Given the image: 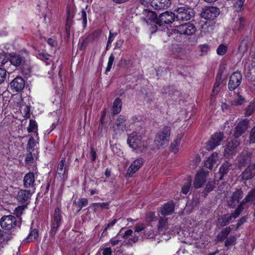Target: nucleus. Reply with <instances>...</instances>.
I'll use <instances>...</instances> for the list:
<instances>
[{
	"mask_svg": "<svg viewBox=\"0 0 255 255\" xmlns=\"http://www.w3.org/2000/svg\"><path fill=\"white\" fill-rule=\"evenodd\" d=\"M170 127L165 126L157 133L154 143L158 148L168 145L170 140Z\"/></svg>",
	"mask_w": 255,
	"mask_h": 255,
	"instance_id": "nucleus-1",
	"label": "nucleus"
},
{
	"mask_svg": "<svg viewBox=\"0 0 255 255\" xmlns=\"http://www.w3.org/2000/svg\"><path fill=\"white\" fill-rule=\"evenodd\" d=\"M8 58L10 63L13 66L17 67L21 66V73L23 75L29 76L31 72V68L25 64L24 57L18 54L13 53L10 55Z\"/></svg>",
	"mask_w": 255,
	"mask_h": 255,
	"instance_id": "nucleus-2",
	"label": "nucleus"
},
{
	"mask_svg": "<svg viewBox=\"0 0 255 255\" xmlns=\"http://www.w3.org/2000/svg\"><path fill=\"white\" fill-rule=\"evenodd\" d=\"M141 136L139 133L133 132L128 135L127 142L129 146L134 150L138 149L142 152L146 145L141 142Z\"/></svg>",
	"mask_w": 255,
	"mask_h": 255,
	"instance_id": "nucleus-3",
	"label": "nucleus"
},
{
	"mask_svg": "<svg viewBox=\"0 0 255 255\" xmlns=\"http://www.w3.org/2000/svg\"><path fill=\"white\" fill-rule=\"evenodd\" d=\"M176 18L178 20H188L194 15L193 9L187 5L178 7L175 9Z\"/></svg>",
	"mask_w": 255,
	"mask_h": 255,
	"instance_id": "nucleus-4",
	"label": "nucleus"
},
{
	"mask_svg": "<svg viewBox=\"0 0 255 255\" xmlns=\"http://www.w3.org/2000/svg\"><path fill=\"white\" fill-rule=\"evenodd\" d=\"M62 223L61 212L59 208L55 209L52 219L51 229L50 235L53 237L56 234L57 229Z\"/></svg>",
	"mask_w": 255,
	"mask_h": 255,
	"instance_id": "nucleus-5",
	"label": "nucleus"
},
{
	"mask_svg": "<svg viewBox=\"0 0 255 255\" xmlns=\"http://www.w3.org/2000/svg\"><path fill=\"white\" fill-rule=\"evenodd\" d=\"M16 219L12 215L4 216L0 219V226L2 229L10 230L16 225Z\"/></svg>",
	"mask_w": 255,
	"mask_h": 255,
	"instance_id": "nucleus-6",
	"label": "nucleus"
},
{
	"mask_svg": "<svg viewBox=\"0 0 255 255\" xmlns=\"http://www.w3.org/2000/svg\"><path fill=\"white\" fill-rule=\"evenodd\" d=\"M175 30L180 34L191 35L195 32L196 28L194 24L186 23L177 26Z\"/></svg>",
	"mask_w": 255,
	"mask_h": 255,
	"instance_id": "nucleus-7",
	"label": "nucleus"
},
{
	"mask_svg": "<svg viewBox=\"0 0 255 255\" xmlns=\"http://www.w3.org/2000/svg\"><path fill=\"white\" fill-rule=\"evenodd\" d=\"M242 80V75L239 72H235L232 74L230 77L228 83V88L230 91H234L238 87Z\"/></svg>",
	"mask_w": 255,
	"mask_h": 255,
	"instance_id": "nucleus-8",
	"label": "nucleus"
},
{
	"mask_svg": "<svg viewBox=\"0 0 255 255\" xmlns=\"http://www.w3.org/2000/svg\"><path fill=\"white\" fill-rule=\"evenodd\" d=\"M176 18L175 13L168 11H166L159 15L157 23L161 25L164 24H169L172 23Z\"/></svg>",
	"mask_w": 255,
	"mask_h": 255,
	"instance_id": "nucleus-9",
	"label": "nucleus"
},
{
	"mask_svg": "<svg viewBox=\"0 0 255 255\" xmlns=\"http://www.w3.org/2000/svg\"><path fill=\"white\" fill-rule=\"evenodd\" d=\"M223 139V134L222 132H216L211 137L206 145V149L208 150L213 149L220 144Z\"/></svg>",
	"mask_w": 255,
	"mask_h": 255,
	"instance_id": "nucleus-10",
	"label": "nucleus"
},
{
	"mask_svg": "<svg viewBox=\"0 0 255 255\" xmlns=\"http://www.w3.org/2000/svg\"><path fill=\"white\" fill-rule=\"evenodd\" d=\"M219 9L214 6L206 7L201 13L202 17L206 19H213L219 14Z\"/></svg>",
	"mask_w": 255,
	"mask_h": 255,
	"instance_id": "nucleus-11",
	"label": "nucleus"
},
{
	"mask_svg": "<svg viewBox=\"0 0 255 255\" xmlns=\"http://www.w3.org/2000/svg\"><path fill=\"white\" fill-rule=\"evenodd\" d=\"M240 141L237 139H234L228 142L225 149V154L228 156L235 154L238 150Z\"/></svg>",
	"mask_w": 255,
	"mask_h": 255,
	"instance_id": "nucleus-12",
	"label": "nucleus"
},
{
	"mask_svg": "<svg viewBox=\"0 0 255 255\" xmlns=\"http://www.w3.org/2000/svg\"><path fill=\"white\" fill-rule=\"evenodd\" d=\"M249 128V121L247 119L240 121L235 128L234 136L236 138L239 137L244 133Z\"/></svg>",
	"mask_w": 255,
	"mask_h": 255,
	"instance_id": "nucleus-13",
	"label": "nucleus"
},
{
	"mask_svg": "<svg viewBox=\"0 0 255 255\" xmlns=\"http://www.w3.org/2000/svg\"><path fill=\"white\" fill-rule=\"evenodd\" d=\"M11 89L15 92L22 91L25 86V81L21 77H16L10 83Z\"/></svg>",
	"mask_w": 255,
	"mask_h": 255,
	"instance_id": "nucleus-14",
	"label": "nucleus"
},
{
	"mask_svg": "<svg viewBox=\"0 0 255 255\" xmlns=\"http://www.w3.org/2000/svg\"><path fill=\"white\" fill-rule=\"evenodd\" d=\"M151 6L155 9L167 8L171 4L170 0H150Z\"/></svg>",
	"mask_w": 255,
	"mask_h": 255,
	"instance_id": "nucleus-15",
	"label": "nucleus"
},
{
	"mask_svg": "<svg viewBox=\"0 0 255 255\" xmlns=\"http://www.w3.org/2000/svg\"><path fill=\"white\" fill-rule=\"evenodd\" d=\"M143 160L142 158H139L135 159L129 166L127 171V175L131 177L135 173L142 165Z\"/></svg>",
	"mask_w": 255,
	"mask_h": 255,
	"instance_id": "nucleus-16",
	"label": "nucleus"
},
{
	"mask_svg": "<svg viewBox=\"0 0 255 255\" xmlns=\"http://www.w3.org/2000/svg\"><path fill=\"white\" fill-rule=\"evenodd\" d=\"M66 159L63 157L58 164L56 173L63 180H65L67 179V170L65 166Z\"/></svg>",
	"mask_w": 255,
	"mask_h": 255,
	"instance_id": "nucleus-17",
	"label": "nucleus"
},
{
	"mask_svg": "<svg viewBox=\"0 0 255 255\" xmlns=\"http://www.w3.org/2000/svg\"><path fill=\"white\" fill-rule=\"evenodd\" d=\"M35 176L33 172L27 173L23 177V186L26 189L32 188L35 185Z\"/></svg>",
	"mask_w": 255,
	"mask_h": 255,
	"instance_id": "nucleus-18",
	"label": "nucleus"
},
{
	"mask_svg": "<svg viewBox=\"0 0 255 255\" xmlns=\"http://www.w3.org/2000/svg\"><path fill=\"white\" fill-rule=\"evenodd\" d=\"M243 198V191L241 189L236 190L233 192L232 197L228 201V205L231 208H234L240 199Z\"/></svg>",
	"mask_w": 255,
	"mask_h": 255,
	"instance_id": "nucleus-19",
	"label": "nucleus"
},
{
	"mask_svg": "<svg viewBox=\"0 0 255 255\" xmlns=\"http://www.w3.org/2000/svg\"><path fill=\"white\" fill-rule=\"evenodd\" d=\"M206 180V174L202 171H198L196 174L194 181L193 183L194 186L195 188H199L202 186Z\"/></svg>",
	"mask_w": 255,
	"mask_h": 255,
	"instance_id": "nucleus-20",
	"label": "nucleus"
},
{
	"mask_svg": "<svg viewBox=\"0 0 255 255\" xmlns=\"http://www.w3.org/2000/svg\"><path fill=\"white\" fill-rule=\"evenodd\" d=\"M31 193L29 190L20 189L17 193L16 198L18 202L24 203L27 201L31 197Z\"/></svg>",
	"mask_w": 255,
	"mask_h": 255,
	"instance_id": "nucleus-21",
	"label": "nucleus"
},
{
	"mask_svg": "<svg viewBox=\"0 0 255 255\" xmlns=\"http://www.w3.org/2000/svg\"><path fill=\"white\" fill-rule=\"evenodd\" d=\"M218 154L216 152L213 153L205 162V166L206 168L212 169L214 167L217 166L218 162Z\"/></svg>",
	"mask_w": 255,
	"mask_h": 255,
	"instance_id": "nucleus-22",
	"label": "nucleus"
},
{
	"mask_svg": "<svg viewBox=\"0 0 255 255\" xmlns=\"http://www.w3.org/2000/svg\"><path fill=\"white\" fill-rule=\"evenodd\" d=\"M255 175V163L249 165L242 174V179L249 180Z\"/></svg>",
	"mask_w": 255,
	"mask_h": 255,
	"instance_id": "nucleus-23",
	"label": "nucleus"
},
{
	"mask_svg": "<svg viewBox=\"0 0 255 255\" xmlns=\"http://www.w3.org/2000/svg\"><path fill=\"white\" fill-rule=\"evenodd\" d=\"M169 228V224L167 218L161 217L158 219L157 230L159 233L165 234Z\"/></svg>",
	"mask_w": 255,
	"mask_h": 255,
	"instance_id": "nucleus-24",
	"label": "nucleus"
},
{
	"mask_svg": "<svg viewBox=\"0 0 255 255\" xmlns=\"http://www.w3.org/2000/svg\"><path fill=\"white\" fill-rule=\"evenodd\" d=\"M251 160L250 156L247 153H243L237 157V165L239 168L244 166Z\"/></svg>",
	"mask_w": 255,
	"mask_h": 255,
	"instance_id": "nucleus-25",
	"label": "nucleus"
},
{
	"mask_svg": "<svg viewBox=\"0 0 255 255\" xmlns=\"http://www.w3.org/2000/svg\"><path fill=\"white\" fill-rule=\"evenodd\" d=\"M67 16L66 21V32L67 35H69L70 33V28L73 23V18L74 17V13L73 11L69 9L67 10Z\"/></svg>",
	"mask_w": 255,
	"mask_h": 255,
	"instance_id": "nucleus-26",
	"label": "nucleus"
},
{
	"mask_svg": "<svg viewBox=\"0 0 255 255\" xmlns=\"http://www.w3.org/2000/svg\"><path fill=\"white\" fill-rule=\"evenodd\" d=\"M174 210V205L172 202L165 204L161 209V214L164 216L169 215L173 213Z\"/></svg>",
	"mask_w": 255,
	"mask_h": 255,
	"instance_id": "nucleus-27",
	"label": "nucleus"
},
{
	"mask_svg": "<svg viewBox=\"0 0 255 255\" xmlns=\"http://www.w3.org/2000/svg\"><path fill=\"white\" fill-rule=\"evenodd\" d=\"M183 137V134L180 133L177 135L175 139L173 140V141L172 142L170 148V150L176 153L179 150V146L180 145L181 140L182 138Z\"/></svg>",
	"mask_w": 255,
	"mask_h": 255,
	"instance_id": "nucleus-28",
	"label": "nucleus"
},
{
	"mask_svg": "<svg viewBox=\"0 0 255 255\" xmlns=\"http://www.w3.org/2000/svg\"><path fill=\"white\" fill-rule=\"evenodd\" d=\"M231 220L232 217L229 216V215L222 216L218 218L217 226L218 228L223 227L229 224Z\"/></svg>",
	"mask_w": 255,
	"mask_h": 255,
	"instance_id": "nucleus-29",
	"label": "nucleus"
},
{
	"mask_svg": "<svg viewBox=\"0 0 255 255\" xmlns=\"http://www.w3.org/2000/svg\"><path fill=\"white\" fill-rule=\"evenodd\" d=\"M122 105V101L120 98H118L115 100L112 107V113L114 115H117L121 112Z\"/></svg>",
	"mask_w": 255,
	"mask_h": 255,
	"instance_id": "nucleus-30",
	"label": "nucleus"
},
{
	"mask_svg": "<svg viewBox=\"0 0 255 255\" xmlns=\"http://www.w3.org/2000/svg\"><path fill=\"white\" fill-rule=\"evenodd\" d=\"M249 41V38L247 37L244 38L241 41L238 48V50L242 54H244L247 51Z\"/></svg>",
	"mask_w": 255,
	"mask_h": 255,
	"instance_id": "nucleus-31",
	"label": "nucleus"
},
{
	"mask_svg": "<svg viewBox=\"0 0 255 255\" xmlns=\"http://www.w3.org/2000/svg\"><path fill=\"white\" fill-rule=\"evenodd\" d=\"M231 231V228L230 227L223 229L217 236L218 241L221 242L226 239Z\"/></svg>",
	"mask_w": 255,
	"mask_h": 255,
	"instance_id": "nucleus-32",
	"label": "nucleus"
},
{
	"mask_svg": "<svg viewBox=\"0 0 255 255\" xmlns=\"http://www.w3.org/2000/svg\"><path fill=\"white\" fill-rule=\"evenodd\" d=\"M244 200L247 203H251L255 205V188L250 191Z\"/></svg>",
	"mask_w": 255,
	"mask_h": 255,
	"instance_id": "nucleus-33",
	"label": "nucleus"
},
{
	"mask_svg": "<svg viewBox=\"0 0 255 255\" xmlns=\"http://www.w3.org/2000/svg\"><path fill=\"white\" fill-rule=\"evenodd\" d=\"M74 205H75V207L77 208V212H79L84 206H86L88 205V200L86 198H81L77 202L75 201L74 202Z\"/></svg>",
	"mask_w": 255,
	"mask_h": 255,
	"instance_id": "nucleus-34",
	"label": "nucleus"
},
{
	"mask_svg": "<svg viewBox=\"0 0 255 255\" xmlns=\"http://www.w3.org/2000/svg\"><path fill=\"white\" fill-rule=\"evenodd\" d=\"M126 120V117L122 115H120L117 119L116 125L117 127L122 130H124L126 128L125 123Z\"/></svg>",
	"mask_w": 255,
	"mask_h": 255,
	"instance_id": "nucleus-35",
	"label": "nucleus"
},
{
	"mask_svg": "<svg viewBox=\"0 0 255 255\" xmlns=\"http://www.w3.org/2000/svg\"><path fill=\"white\" fill-rule=\"evenodd\" d=\"M231 166V164H230L229 162H226L221 165V166L220 168L219 172L221 174V177L220 178V179L222 178V176L226 174L228 172L229 170L230 169V167Z\"/></svg>",
	"mask_w": 255,
	"mask_h": 255,
	"instance_id": "nucleus-36",
	"label": "nucleus"
},
{
	"mask_svg": "<svg viewBox=\"0 0 255 255\" xmlns=\"http://www.w3.org/2000/svg\"><path fill=\"white\" fill-rule=\"evenodd\" d=\"M245 23V19L244 17H240L236 21V24L234 25V30H241L243 28Z\"/></svg>",
	"mask_w": 255,
	"mask_h": 255,
	"instance_id": "nucleus-37",
	"label": "nucleus"
},
{
	"mask_svg": "<svg viewBox=\"0 0 255 255\" xmlns=\"http://www.w3.org/2000/svg\"><path fill=\"white\" fill-rule=\"evenodd\" d=\"M221 75H222L221 74H218L217 75V79L219 78V80L218 81L217 79L216 83L214 85V87H213V88L212 90V96H213V95H217L219 91V86L220 85V83H221L220 80V79L221 77Z\"/></svg>",
	"mask_w": 255,
	"mask_h": 255,
	"instance_id": "nucleus-38",
	"label": "nucleus"
},
{
	"mask_svg": "<svg viewBox=\"0 0 255 255\" xmlns=\"http://www.w3.org/2000/svg\"><path fill=\"white\" fill-rule=\"evenodd\" d=\"M192 180L190 177H188L187 182L182 187L181 192L184 194H187L189 191L190 186L191 185Z\"/></svg>",
	"mask_w": 255,
	"mask_h": 255,
	"instance_id": "nucleus-39",
	"label": "nucleus"
},
{
	"mask_svg": "<svg viewBox=\"0 0 255 255\" xmlns=\"http://www.w3.org/2000/svg\"><path fill=\"white\" fill-rule=\"evenodd\" d=\"M233 1L235 10L237 11L242 10L245 0H233Z\"/></svg>",
	"mask_w": 255,
	"mask_h": 255,
	"instance_id": "nucleus-40",
	"label": "nucleus"
},
{
	"mask_svg": "<svg viewBox=\"0 0 255 255\" xmlns=\"http://www.w3.org/2000/svg\"><path fill=\"white\" fill-rule=\"evenodd\" d=\"M37 129V123L35 121L30 120L29 121V127L27 128L28 132H35Z\"/></svg>",
	"mask_w": 255,
	"mask_h": 255,
	"instance_id": "nucleus-41",
	"label": "nucleus"
},
{
	"mask_svg": "<svg viewBox=\"0 0 255 255\" xmlns=\"http://www.w3.org/2000/svg\"><path fill=\"white\" fill-rule=\"evenodd\" d=\"M92 206L95 209L100 208L103 209L106 208L107 209H109V202L106 203H95L92 204Z\"/></svg>",
	"mask_w": 255,
	"mask_h": 255,
	"instance_id": "nucleus-42",
	"label": "nucleus"
},
{
	"mask_svg": "<svg viewBox=\"0 0 255 255\" xmlns=\"http://www.w3.org/2000/svg\"><path fill=\"white\" fill-rule=\"evenodd\" d=\"M49 56H50L48 54H45L43 52H41L37 55V57L41 60L45 61L46 64L48 65L50 64V62H48Z\"/></svg>",
	"mask_w": 255,
	"mask_h": 255,
	"instance_id": "nucleus-43",
	"label": "nucleus"
},
{
	"mask_svg": "<svg viewBox=\"0 0 255 255\" xmlns=\"http://www.w3.org/2000/svg\"><path fill=\"white\" fill-rule=\"evenodd\" d=\"M255 111V103H251L247 107L245 115L246 116H250Z\"/></svg>",
	"mask_w": 255,
	"mask_h": 255,
	"instance_id": "nucleus-44",
	"label": "nucleus"
},
{
	"mask_svg": "<svg viewBox=\"0 0 255 255\" xmlns=\"http://www.w3.org/2000/svg\"><path fill=\"white\" fill-rule=\"evenodd\" d=\"M36 142H35L34 138L32 136H31L27 143V150L28 151L33 150L34 147L36 146Z\"/></svg>",
	"mask_w": 255,
	"mask_h": 255,
	"instance_id": "nucleus-45",
	"label": "nucleus"
},
{
	"mask_svg": "<svg viewBox=\"0 0 255 255\" xmlns=\"http://www.w3.org/2000/svg\"><path fill=\"white\" fill-rule=\"evenodd\" d=\"M173 54L176 56H180L183 52L182 48L179 45H175L172 50Z\"/></svg>",
	"mask_w": 255,
	"mask_h": 255,
	"instance_id": "nucleus-46",
	"label": "nucleus"
},
{
	"mask_svg": "<svg viewBox=\"0 0 255 255\" xmlns=\"http://www.w3.org/2000/svg\"><path fill=\"white\" fill-rule=\"evenodd\" d=\"M227 50V47L223 44H220L217 49V53L219 55H224Z\"/></svg>",
	"mask_w": 255,
	"mask_h": 255,
	"instance_id": "nucleus-47",
	"label": "nucleus"
},
{
	"mask_svg": "<svg viewBox=\"0 0 255 255\" xmlns=\"http://www.w3.org/2000/svg\"><path fill=\"white\" fill-rule=\"evenodd\" d=\"M115 59V57L114 56L113 54H112L110 56L109 59H108V65L106 69V72H108L110 71L111 70L114 61Z\"/></svg>",
	"mask_w": 255,
	"mask_h": 255,
	"instance_id": "nucleus-48",
	"label": "nucleus"
},
{
	"mask_svg": "<svg viewBox=\"0 0 255 255\" xmlns=\"http://www.w3.org/2000/svg\"><path fill=\"white\" fill-rule=\"evenodd\" d=\"M38 236V231L36 229H33L29 233L27 238L28 242L32 241L33 240L35 239Z\"/></svg>",
	"mask_w": 255,
	"mask_h": 255,
	"instance_id": "nucleus-49",
	"label": "nucleus"
},
{
	"mask_svg": "<svg viewBox=\"0 0 255 255\" xmlns=\"http://www.w3.org/2000/svg\"><path fill=\"white\" fill-rule=\"evenodd\" d=\"M26 207L25 206L21 205L18 206L14 210V214L17 216L19 217L20 216L24 210L25 209V208Z\"/></svg>",
	"mask_w": 255,
	"mask_h": 255,
	"instance_id": "nucleus-50",
	"label": "nucleus"
},
{
	"mask_svg": "<svg viewBox=\"0 0 255 255\" xmlns=\"http://www.w3.org/2000/svg\"><path fill=\"white\" fill-rule=\"evenodd\" d=\"M143 14L145 15H146L147 17V19H154L156 17L155 13L153 11L146 9H144Z\"/></svg>",
	"mask_w": 255,
	"mask_h": 255,
	"instance_id": "nucleus-51",
	"label": "nucleus"
},
{
	"mask_svg": "<svg viewBox=\"0 0 255 255\" xmlns=\"http://www.w3.org/2000/svg\"><path fill=\"white\" fill-rule=\"evenodd\" d=\"M79 14L81 15V19H82L83 26L84 28H85L87 22L86 12L84 10H82Z\"/></svg>",
	"mask_w": 255,
	"mask_h": 255,
	"instance_id": "nucleus-52",
	"label": "nucleus"
},
{
	"mask_svg": "<svg viewBox=\"0 0 255 255\" xmlns=\"http://www.w3.org/2000/svg\"><path fill=\"white\" fill-rule=\"evenodd\" d=\"M6 77V71L4 69L0 68V85L2 83Z\"/></svg>",
	"mask_w": 255,
	"mask_h": 255,
	"instance_id": "nucleus-53",
	"label": "nucleus"
},
{
	"mask_svg": "<svg viewBox=\"0 0 255 255\" xmlns=\"http://www.w3.org/2000/svg\"><path fill=\"white\" fill-rule=\"evenodd\" d=\"M8 58L4 53H0V66L6 64L8 62Z\"/></svg>",
	"mask_w": 255,
	"mask_h": 255,
	"instance_id": "nucleus-54",
	"label": "nucleus"
},
{
	"mask_svg": "<svg viewBox=\"0 0 255 255\" xmlns=\"http://www.w3.org/2000/svg\"><path fill=\"white\" fill-rule=\"evenodd\" d=\"M235 241L236 239L234 237H230L229 238L227 239L225 243V245L226 247H230L231 246H232L234 245Z\"/></svg>",
	"mask_w": 255,
	"mask_h": 255,
	"instance_id": "nucleus-55",
	"label": "nucleus"
},
{
	"mask_svg": "<svg viewBox=\"0 0 255 255\" xmlns=\"http://www.w3.org/2000/svg\"><path fill=\"white\" fill-rule=\"evenodd\" d=\"M244 102V98L241 96H238V99H235L232 101V105L235 106L240 105Z\"/></svg>",
	"mask_w": 255,
	"mask_h": 255,
	"instance_id": "nucleus-56",
	"label": "nucleus"
},
{
	"mask_svg": "<svg viewBox=\"0 0 255 255\" xmlns=\"http://www.w3.org/2000/svg\"><path fill=\"white\" fill-rule=\"evenodd\" d=\"M201 55H205L210 50V47L208 44H203L200 46Z\"/></svg>",
	"mask_w": 255,
	"mask_h": 255,
	"instance_id": "nucleus-57",
	"label": "nucleus"
},
{
	"mask_svg": "<svg viewBox=\"0 0 255 255\" xmlns=\"http://www.w3.org/2000/svg\"><path fill=\"white\" fill-rule=\"evenodd\" d=\"M250 143H255V126L251 129L250 131Z\"/></svg>",
	"mask_w": 255,
	"mask_h": 255,
	"instance_id": "nucleus-58",
	"label": "nucleus"
},
{
	"mask_svg": "<svg viewBox=\"0 0 255 255\" xmlns=\"http://www.w3.org/2000/svg\"><path fill=\"white\" fill-rule=\"evenodd\" d=\"M154 237V232L152 230L149 231H145L144 232V237L146 238L151 239Z\"/></svg>",
	"mask_w": 255,
	"mask_h": 255,
	"instance_id": "nucleus-59",
	"label": "nucleus"
},
{
	"mask_svg": "<svg viewBox=\"0 0 255 255\" xmlns=\"http://www.w3.org/2000/svg\"><path fill=\"white\" fill-rule=\"evenodd\" d=\"M30 109L29 106H25L23 109V113L24 115V117L25 118H29L30 114Z\"/></svg>",
	"mask_w": 255,
	"mask_h": 255,
	"instance_id": "nucleus-60",
	"label": "nucleus"
},
{
	"mask_svg": "<svg viewBox=\"0 0 255 255\" xmlns=\"http://www.w3.org/2000/svg\"><path fill=\"white\" fill-rule=\"evenodd\" d=\"M247 204V203L244 201V200L243 199L242 202L240 203V204L238 206L236 209L237 211H238L240 213L242 212L243 210L245 208V205Z\"/></svg>",
	"mask_w": 255,
	"mask_h": 255,
	"instance_id": "nucleus-61",
	"label": "nucleus"
},
{
	"mask_svg": "<svg viewBox=\"0 0 255 255\" xmlns=\"http://www.w3.org/2000/svg\"><path fill=\"white\" fill-rule=\"evenodd\" d=\"M144 225L143 224H136L135 226V232H139L141 231H143L144 229Z\"/></svg>",
	"mask_w": 255,
	"mask_h": 255,
	"instance_id": "nucleus-62",
	"label": "nucleus"
},
{
	"mask_svg": "<svg viewBox=\"0 0 255 255\" xmlns=\"http://www.w3.org/2000/svg\"><path fill=\"white\" fill-rule=\"evenodd\" d=\"M117 32L112 33L111 32H110V34H109V38H108V40L109 43H112V42L114 41V38L117 36Z\"/></svg>",
	"mask_w": 255,
	"mask_h": 255,
	"instance_id": "nucleus-63",
	"label": "nucleus"
},
{
	"mask_svg": "<svg viewBox=\"0 0 255 255\" xmlns=\"http://www.w3.org/2000/svg\"><path fill=\"white\" fill-rule=\"evenodd\" d=\"M112 251L110 248H105L103 251L102 254L103 255H112Z\"/></svg>",
	"mask_w": 255,
	"mask_h": 255,
	"instance_id": "nucleus-64",
	"label": "nucleus"
}]
</instances>
